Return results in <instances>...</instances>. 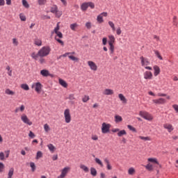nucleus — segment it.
I'll return each mask as SVG.
<instances>
[{"mask_svg": "<svg viewBox=\"0 0 178 178\" xmlns=\"http://www.w3.org/2000/svg\"><path fill=\"white\" fill-rule=\"evenodd\" d=\"M19 19H21L22 22H26V16L22 14L19 15Z\"/></svg>", "mask_w": 178, "mask_h": 178, "instance_id": "48", "label": "nucleus"}, {"mask_svg": "<svg viewBox=\"0 0 178 178\" xmlns=\"http://www.w3.org/2000/svg\"><path fill=\"white\" fill-rule=\"evenodd\" d=\"M127 128L131 130V131H134V133H137V129H136V128H134L133 126L131 125H127Z\"/></svg>", "mask_w": 178, "mask_h": 178, "instance_id": "35", "label": "nucleus"}, {"mask_svg": "<svg viewBox=\"0 0 178 178\" xmlns=\"http://www.w3.org/2000/svg\"><path fill=\"white\" fill-rule=\"evenodd\" d=\"M76 27H77V24L76 23L72 24L70 25L71 30H73V31L76 30Z\"/></svg>", "mask_w": 178, "mask_h": 178, "instance_id": "44", "label": "nucleus"}, {"mask_svg": "<svg viewBox=\"0 0 178 178\" xmlns=\"http://www.w3.org/2000/svg\"><path fill=\"white\" fill-rule=\"evenodd\" d=\"M149 162H152V163H156L158 165V163H159L158 162V160H156V159H153V158H149L148 159Z\"/></svg>", "mask_w": 178, "mask_h": 178, "instance_id": "34", "label": "nucleus"}, {"mask_svg": "<svg viewBox=\"0 0 178 178\" xmlns=\"http://www.w3.org/2000/svg\"><path fill=\"white\" fill-rule=\"evenodd\" d=\"M55 40L56 41H58L59 42V44H60L61 45L64 46L65 45V43L63 42V41H62V40L59 39V38H55Z\"/></svg>", "mask_w": 178, "mask_h": 178, "instance_id": "49", "label": "nucleus"}, {"mask_svg": "<svg viewBox=\"0 0 178 178\" xmlns=\"http://www.w3.org/2000/svg\"><path fill=\"white\" fill-rule=\"evenodd\" d=\"M80 169H82L85 173H88L90 172V169H88V167H87L84 164H81L80 165Z\"/></svg>", "mask_w": 178, "mask_h": 178, "instance_id": "16", "label": "nucleus"}, {"mask_svg": "<svg viewBox=\"0 0 178 178\" xmlns=\"http://www.w3.org/2000/svg\"><path fill=\"white\" fill-rule=\"evenodd\" d=\"M21 119L24 123H25L26 124H29V126H31V124H33V122L30 121V120L29 119V118H27V115H22L21 117Z\"/></svg>", "mask_w": 178, "mask_h": 178, "instance_id": "10", "label": "nucleus"}, {"mask_svg": "<svg viewBox=\"0 0 178 178\" xmlns=\"http://www.w3.org/2000/svg\"><path fill=\"white\" fill-rule=\"evenodd\" d=\"M68 99H70L71 101H72L73 99H75L74 95H73V94L70 95Z\"/></svg>", "mask_w": 178, "mask_h": 178, "instance_id": "58", "label": "nucleus"}, {"mask_svg": "<svg viewBox=\"0 0 178 178\" xmlns=\"http://www.w3.org/2000/svg\"><path fill=\"white\" fill-rule=\"evenodd\" d=\"M5 159V154L3 152H0V161H3Z\"/></svg>", "mask_w": 178, "mask_h": 178, "instance_id": "50", "label": "nucleus"}, {"mask_svg": "<svg viewBox=\"0 0 178 178\" xmlns=\"http://www.w3.org/2000/svg\"><path fill=\"white\" fill-rule=\"evenodd\" d=\"M118 98L122 101V104H127V99L123 95V94L120 93L118 95Z\"/></svg>", "mask_w": 178, "mask_h": 178, "instance_id": "14", "label": "nucleus"}, {"mask_svg": "<svg viewBox=\"0 0 178 178\" xmlns=\"http://www.w3.org/2000/svg\"><path fill=\"white\" fill-rule=\"evenodd\" d=\"M34 86H35V91H36V92L40 94V92H41V90H42V84H41V83L40 82H37L32 85V88H34Z\"/></svg>", "mask_w": 178, "mask_h": 178, "instance_id": "6", "label": "nucleus"}, {"mask_svg": "<svg viewBox=\"0 0 178 178\" xmlns=\"http://www.w3.org/2000/svg\"><path fill=\"white\" fill-rule=\"evenodd\" d=\"M58 81H59V84H60L62 87H64V88H67V83H66V81L60 79Z\"/></svg>", "mask_w": 178, "mask_h": 178, "instance_id": "18", "label": "nucleus"}, {"mask_svg": "<svg viewBox=\"0 0 178 178\" xmlns=\"http://www.w3.org/2000/svg\"><path fill=\"white\" fill-rule=\"evenodd\" d=\"M81 10H83V12H86V10H87V9H88V4L87 2L83 3L81 5Z\"/></svg>", "mask_w": 178, "mask_h": 178, "instance_id": "17", "label": "nucleus"}, {"mask_svg": "<svg viewBox=\"0 0 178 178\" xmlns=\"http://www.w3.org/2000/svg\"><path fill=\"white\" fill-rule=\"evenodd\" d=\"M88 66L90 67L91 70H97V69L98 68L97 67V65L95 64V63L92 62V61H88Z\"/></svg>", "mask_w": 178, "mask_h": 178, "instance_id": "12", "label": "nucleus"}, {"mask_svg": "<svg viewBox=\"0 0 178 178\" xmlns=\"http://www.w3.org/2000/svg\"><path fill=\"white\" fill-rule=\"evenodd\" d=\"M90 175L93 177L97 176V170L92 167L90 168Z\"/></svg>", "mask_w": 178, "mask_h": 178, "instance_id": "27", "label": "nucleus"}, {"mask_svg": "<svg viewBox=\"0 0 178 178\" xmlns=\"http://www.w3.org/2000/svg\"><path fill=\"white\" fill-rule=\"evenodd\" d=\"M158 97H166V94L165 93H158Z\"/></svg>", "mask_w": 178, "mask_h": 178, "instance_id": "63", "label": "nucleus"}, {"mask_svg": "<svg viewBox=\"0 0 178 178\" xmlns=\"http://www.w3.org/2000/svg\"><path fill=\"white\" fill-rule=\"evenodd\" d=\"M152 102L154 104H156V105H163L164 104H166V99L164 98H159L156 99H153Z\"/></svg>", "mask_w": 178, "mask_h": 178, "instance_id": "7", "label": "nucleus"}, {"mask_svg": "<svg viewBox=\"0 0 178 178\" xmlns=\"http://www.w3.org/2000/svg\"><path fill=\"white\" fill-rule=\"evenodd\" d=\"M22 4L24 6V8H30V5L29 4L27 1H26V0H22Z\"/></svg>", "mask_w": 178, "mask_h": 178, "instance_id": "33", "label": "nucleus"}, {"mask_svg": "<svg viewBox=\"0 0 178 178\" xmlns=\"http://www.w3.org/2000/svg\"><path fill=\"white\" fill-rule=\"evenodd\" d=\"M13 44H14V45H17L18 42L16 38L13 39Z\"/></svg>", "mask_w": 178, "mask_h": 178, "instance_id": "62", "label": "nucleus"}, {"mask_svg": "<svg viewBox=\"0 0 178 178\" xmlns=\"http://www.w3.org/2000/svg\"><path fill=\"white\" fill-rule=\"evenodd\" d=\"M55 34H56L59 38H63V34H62V32H56Z\"/></svg>", "mask_w": 178, "mask_h": 178, "instance_id": "45", "label": "nucleus"}, {"mask_svg": "<svg viewBox=\"0 0 178 178\" xmlns=\"http://www.w3.org/2000/svg\"><path fill=\"white\" fill-rule=\"evenodd\" d=\"M44 129L46 133H48V131L50 130L49 125H48V124H45L44 125Z\"/></svg>", "mask_w": 178, "mask_h": 178, "instance_id": "41", "label": "nucleus"}, {"mask_svg": "<svg viewBox=\"0 0 178 178\" xmlns=\"http://www.w3.org/2000/svg\"><path fill=\"white\" fill-rule=\"evenodd\" d=\"M111 129V124H106V122H104L102 124V132L103 134H106L109 133V130Z\"/></svg>", "mask_w": 178, "mask_h": 178, "instance_id": "4", "label": "nucleus"}, {"mask_svg": "<svg viewBox=\"0 0 178 178\" xmlns=\"http://www.w3.org/2000/svg\"><path fill=\"white\" fill-rule=\"evenodd\" d=\"M54 15H56V17H60V16H62V13L57 10L56 13H55Z\"/></svg>", "mask_w": 178, "mask_h": 178, "instance_id": "43", "label": "nucleus"}, {"mask_svg": "<svg viewBox=\"0 0 178 178\" xmlns=\"http://www.w3.org/2000/svg\"><path fill=\"white\" fill-rule=\"evenodd\" d=\"M172 108L175 109L177 113H178V105L177 104H173Z\"/></svg>", "mask_w": 178, "mask_h": 178, "instance_id": "55", "label": "nucleus"}, {"mask_svg": "<svg viewBox=\"0 0 178 178\" xmlns=\"http://www.w3.org/2000/svg\"><path fill=\"white\" fill-rule=\"evenodd\" d=\"M103 94L104 95H113V90L112 89H105Z\"/></svg>", "mask_w": 178, "mask_h": 178, "instance_id": "15", "label": "nucleus"}, {"mask_svg": "<svg viewBox=\"0 0 178 178\" xmlns=\"http://www.w3.org/2000/svg\"><path fill=\"white\" fill-rule=\"evenodd\" d=\"M40 58L39 59V62L41 65H42L43 63H45V59H44L43 57H40Z\"/></svg>", "mask_w": 178, "mask_h": 178, "instance_id": "53", "label": "nucleus"}, {"mask_svg": "<svg viewBox=\"0 0 178 178\" xmlns=\"http://www.w3.org/2000/svg\"><path fill=\"white\" fill-rule=\"evenodd\" d=\"M164 129H166L167 130H168L169 133H170V131L173 130V127L172 126V124H164Z\"/></svg>", "mask_w": 178, "mask_h": 178, "instance_id": "21", "label": "nucleus"}, {"mask_svg": "<svg viewBox=\"0 0 178 178\" xmlns=\"http://www.w3.org/2000/svg\"><path fill=\"white\" fill-rule=\"evenodd\" d=\"M146 169H147V170H152V165L151 164H147L146 166H145Z\"/></svg>", "mask_w": 178, "mask_h": 178, "instance_id": "51", "label": "nucleus"}, {"mask_svg": "<svg viewBox=\"0 0 178 178\" xmlns=\"http://www.w3.org/2000/svg\"><path fill=\"white\" fill-rule=\"evenodd\" d=\"M14 172H15V169L13 168H11L8 171V178H12Z\"/></svg>", "mask_w": 178, "mask_h": 178, "instance_id": "22", "label": "nucleus"}, {"mask_svg": "<svg viewBox=\"0 0 178 178\" xmlns=\"http://www.w3.org/2000/svg\"><path fill=\"white\" fill-rule=\"evenodd\" d=\"M108 24H109L110 27H111V28L115 26V24H113V23L112 22V21H109V22H108Z\"/></svg>", "mask_w": 178, "mask_h": 178, "instance_id": "64", "label": "nucleus"}, {"mask_svg": "<svg viewBox=\"0 0 178 178\" xmlns=\"http://www.w3.org/2000/svg\"><path fill=\"white\" fill-rule=\"evenodd\" d=\"M64 116L65 119V123H70L72 120V117L70 116V110L65 109L64 111Z\"/></svg>", "mask_w": 178, "mask_h": 178, "instance_id": "5", "label": "nucleus"}, {"mask_svg": "<svg viewBox=\"0 0 178 178\" xmlns=\"http://www.w3.org/2000/svg\"><path fill=\"white\" fill-rule=\"evenodd\" d=\"M97 20L98 23H100V24L104 23V18L101 15V14L97 16Z\"/></svg>", "mask_w": 178, "mask_h": 178, "instance_id": "29", "label": "nucleus"}, {"mask_svg": "<svg viewBox=\"0 0 178 178\" xmlns=\"http://www.w3.org/2000/svg\"><path fill=\"white\" fill-rule=\"evenodd\" d=\"M154 54L156 56L160 59V60H162L163 58H162V56H161V54H159V51L158 50H154Z\"/></svg>", "mask_w": 178, "mask_h": 178, "instance_id": "25", "label": "nucleus"}, {"mask_svg": "<svg viewBox=\"0 0 178 178\" xmlns=\"http://www.w3.org/2000/svg\"><path fill=\"white\" fill-rule=\"evenodd\" d=\"M5 92L7 95H15V92L10 90V89H6Z\"/></svg>", "mask_w": 178, "mask_h": 178, "instance_id": "30", "label": "nucleus"}, {"mask_svg": "<svg viewBox=\"0 0 178 178\" xmlns=\"http://www.w3.org/2000/svg\"><path fill=\"white\" fill-rule=\"evenodd\" d=\"M49 151H51V152H54L55 151V146H54V145L52 144H49L47 145Z\"/></svg>", "mask_w": 178, "mask_h": 178, "instance_id": "31", "label": "nucleus"}, {"mask_svg": "<svg viewBox=\"0 0 178 178\" xmlns=\"http://www.w3.org/2000/svg\"><path fill=\"white\" fill-rule=\"evenodd\" d=\"M125 134H127V133L124 129H122L118 133V137H122V136H125Z\"/></svg>", "mask_w": 178, "mask_h": 178, "instance_id": "28", "label": "nucleus"}, {"mask_svg": "<svg viewBox=\"0 0 178 178\" xmlns=\"http://www.w3.org/2000/svg\"><path fill=\"white\" fill-rule=\"evenodd\" d=\"M107 42H108V39L106 38H103V39H102L103 45H106Z\"/></svg>", "mask_w": 178, "mask_h": 178, "instance_id": "54", "label": "nucleus"}, {"mask_svg": "<svg viewBox=\"0 0 178 178\" xmlns=\"http://www.w3.org/2000/svg\"><path fill=\"white\" fill-rule=\"evenodd\" d=\"M57 10H58V6L54 5L52 7H51L50 12L51 13H54L55 14V13H56Z\"/></svg>", "mask_w": 178, "mask_h": 178, "instance_id": "23", "label": "nucleus"}, {"mask_svg": "<svg viewBox=\"0 0 178 178\" xmlns=\"http://www.w3.org/2000/svg\"><path fill=\"white\" fill-rule=\"evenodd\" d=\"M143 76H144V79L145 80H152V72H151L150 71H145L143 73Z\"/></svg>", "mask_w": 178, "mask_h": 178, "instance_id": "8", "label": "nucleus"}, {"mask_svg": "<svg viewBox=\"0 0 178 178\" xmlns=\"http://www.w3.org/2000/svg\"><path fill=\"white\" fill-rule=\"evenodd\" d=\"M47 3V0H38L39 5H45Z\"/></svg>", "mask_w": 178, "mask_h": 178, "instance_id": "46", "label": "nucleus"}, {"mask_svg": "<svg viewBox=\"0 0 178 178\" xmlns=\"http://www.w3.org/2000/svg\"><path fill=\"white\" fill-rule=\"evenodd\" d=\"M4 169H5V164H3V163L2 162H0V173H2Z\"/></svg>", "mask_w": 178, "mask_h": 178, "instance_id": "37", "label": "nucleus"}, {"mask_svg": "<svg viewBox=\"0 0 178 178\" xmlns=\"http://www.w3.org/2000/svg\"><path fill=\"white\" fill-rule=\"evenodd\" d=\"M30 166L31 168L32 172H35V163H34V162H31Z\"/></svg>", "mask_w": 178, "mask_h": 178, "instance_id": "36", "label": "nucleus"}, {"mask_svg": "<svg viewBox=\"0 0 178 178\" xmlns=\"http://www.w3.org/2000/svg\"><path fill=\"white\" fill-rule=\"evenodd\" d=\"M139 115L145 120H152V115L147 111H140Z\"/></svg>", "mask_w": 178, "mask_h": 178, "instance_id": "3", "label": "nucleus"}, {"mask_svg": "<svg viewBox=\"0 0 178 178\" xmlns=\"http://www.w3.org/2000/svg\"><path fill=\"white\" fill-rule=\"evenodd\" d=\"M59 30V23H58L57 24H56V27L54 29V33H58V31Z\"/></svg>", "mask_w": 178, "mask_h": 178, "instance_id": "57", "label": "nucleus"}, {"mask_svg": "<svg viewBox=\"0 0 178 178\" xmlns=\"http://www.w3.org/2000/svg\"><path fill=\"white\" fill-rule=\"evenodd\" d=\"M49 52H51V47L46 46L42 47L38 52H33L31 54V58H33L35 60H38V58H44V56H48L49 55Z\"/></svg>", "mask_w": 178, "mask_h": 178, "instance_id": "1", "label": "nucleus"}, {"mask_svg": "<svg viewBox=\"0 0 178 178\" xmlns=\"http://www.w3.org/2000/svg\"><path fill=\"white\" fill-rule=\"evenodd\" d=\"M100 15H102V17H106V16H108V13H106V12H103V13H102L101 14H100Z\"/></svg>", "mask_w": 178, "mask_h": 178, "instance_id": "61", "label": "nucleus"}, {"mask_svg": "<svg viewBox=\"0 0 178 178\" xmlns=\"http://www.w3.org/2000/svg\"><path fill=\"white\" fill-rule=\"evenodd\" d=\"M153 69L154 70V76H155V77H156V76H158V74H159V73H161V69L157 65H154Z\"/></svg>", "mask_w": 178, "mask_h": 178, "instance_id": "13", "label": "nucleus"}, {"mask_svg": "<svg viewBox=\"0 0 178 178\" xmlns=\"http://www.w3.org/2000/svg\"><path fill=\"white\" fill-rule=\"evenodd\" d=\"M68 58L71 59L72 60H77V58H76L74 56H69Z\"/></svg>", "mask_w": 178, "mask_h": 178, "instance_id": "60", "label": "nucleus"}, {"mask_svg": "<svg viewBox=\"0 0 178 178\" xmlns=\"http://www.w3.org/2000/svg\"><path fill=\"white\" fill-rule=\"evenodd\" d=\"M95 161L96 162V163H97V165H99V166H101L102 168L104 167V163H102L101 159L95 158Z\"/></svg>", "mask_w": 178, "mask_h": 178, "instance_id": "26", "label": "nucleus"}, {"mask_svg": "<svg viewBox=\"0 0 178 178\" xmlns=\"http://www.w3.org/2000/svg\"><path fill=\"white\" fill-rule=\"evenodd\" d=\"M35 44L38 46V47H41V45H42V42L40 40H37L35 41Z\"/></svg>", "mask_w": 178, "mask_h": 178, "instance_id": "39", "label": "nucleus"}, {"mask_svg": "<svg viewBox=\"0 0 178 178\" xmlns=\"http://www.w3.org/2000/svg\"><path fill=\"white\" fill-rule=\"evenodd\" d=\"M40 74H42V76L44 77H48V76H49V71L47 70H42L40 71Z\"/></svg>", "mask_w": 178, "mask_h": 178, "instance_id": "19", "label": "nucleus"}, {"mask_svg": "<svg viewBox=\"0 0 178 178\" xmlns=\"http://www.w3.org/2000/svg\"><path fill=\"white\" fill-rule=\"evenodd\" d=\"M89 99H90V97L85 95L83 97L82 101H83V102H87Z\"/></svg>", "mask_w": 178, "mask_h": 178, "instance_id": "42", "label": "nucleus"}, {"mask_svg": "<svg viewBox=\"0 0 178 178\" xmlns=\"http://www.w3.org/2000/svg\"><path fill=\"white\" fill-rule=\"evenodd\" d=\"M141 60V65L142 66H148L149 65V62L148 61V58H144L143 56H141L140 58Z\"/></svg>", "mask_w": 178, "mask_h": 178, "instance_id": "11", "label": "nucleus"}, {"mask_svg": "<svg viewBox=\"0 0 178 178\" xmlns=\"http://www.w3.org/2000/svg\"><path fill=\"white\" fill-rule=\"evenodd\" d=\"M69 169H70L69 167L64 168L61 171V174L58 177V178H65L69 172Z\"/></svg>", "mask_w": 178, "mask_h": 178, "instance_id": "9", "label": "nucleus"}, {"mask_svg": "<svg viewBox=\"0 0 178 178\" xmlns=\"http://www.w3.org/2000/svg\"><path fill=\"white\" fill-rule=\"evenodd\" d=\"M39 158H42V152L41 151L37 152L36 159H39Z\"/></svg>", "mask_w": 178, "mask_h": 178, "instance_id": "38", "label": "nucleus"}, {"mask_svg": "<svg viewBox=\"0 0 178 178\" xmlns=\"http://www.w3.org/2000/svg\"><path fill=\"white\" fill-rule=\"evenodd\" d=\"M108 45H109V51H110V56H113V53L115 52V46L113 44L115 43V36L113 35H108Z\"/></svg>", "mask_w": 178, "mask_h": 178, "instance_id": "2", "label": "nucleus"}, {"mask_svg": "<svg viewBox=\"0 0 178 178\" xmlns=\"http://www.w3.org/2000/svg\"><path fill=\"white\" fill-rule=\"evenodd\" d=\"M21 88H22V90H24L25 91H29L30 90V88L29 87V85H27V83L22 84Z\"/></svg>", "mask_w": 178, "mask_h": 178, "instance_id": "24", "label": "nucleus"}, {"mask_svg": "<svg viewBox=\"0 0 178 178\" xmlns=\"http://www.w3.org/2000/svg\"><path fill=\"white\" fill-rule=\"evenodd\" d=\"M114 119H115V123H120V122H122L123 120V118H122V116L118 115H115Z\"/></svg>", "mask_w": 178, "mask_h": 178, "instance_id": "20", "label": "nucleus"}, {"mask_svg": "<svg viewBox=\"0 0 178 178\" xmlns=\"http://www.w3.org/2000/svg\"><path fill=\"white\" fill-rule=\"evenodd\" d=\"M116 33L118 35H120V34H122V30L120 29V27H119L117 30H116Z\"/></svg>", "mask_w": 178, "mask_h": 178, "instance_id": "56", "label": "nucleus"}, {"mask_svg": "<svg viewBox=\"0 0 178 178\" xmlns=\"http://www.w3.org/2000/svg\"><path fill=\"white\" fill-rule=\"evenodd\" d=\"M134 172H135V170H134V168H129L128 170L129 175H133L134 173Z\"/></svg>", "mask_w": 178, "mask_h": 178, "instance_id": "47", "label": "nucleus"}, {"mask_svg": "<svg viewBox=\"0 0 178 178\" xmlns=\"http://www.w3.org/2000/svg\"><path fill=\"white\" fill-rule=\"evenodd\" d=\"M86 27L88 29H91V22H86Z\"/></svg>", "mask_w": 178, "mask_h": 178, "instance_id": "59", "label": "nucleus"}, {"mask_svg": "<svg viewBox=\"0 0 178 178\" xmlns=\"http://www.w3.org/2000/svg\"><path fill=\"white\" fill-rule=\"evenodd\" d=\"M139 138H140V140H143L144 141H149V140H151L148 136L147 137L139 136Z\"/></svg>", "mask_w": 178, "mask_h": 178, "instance_id": "40", "label": "nucleus"}, {"mask_svg": "<svg viewBox=\"0 0 178 178\" xmlns=\"http://www.w3.org/2000/svg\"><path fill=\"white\" fill-rule=\"evenodd\" d=\"M29 136L31 138H34V137H35V135L34 134V133H33V131H30L29 134Z\"/></svg>", "mask_w": 178, "mask_h": 178, "instance_id": "52", "label": "nucleus"}, {"mask_svg": "<svg viewBox=\"0 0 178 178\" xmlns=\"http://www.w3.org/2000/svg\"><path fill=\"white\" fill-rule=\"evenodd\" d=\"M88 3V8H90L91 9H94V8H95V4H94V3L89 1L87 2Z\"/></svg>", "mask_w": 178, "mask_h": 178, "instance_id": "32", "label": "nucleus"}]
</instances>
